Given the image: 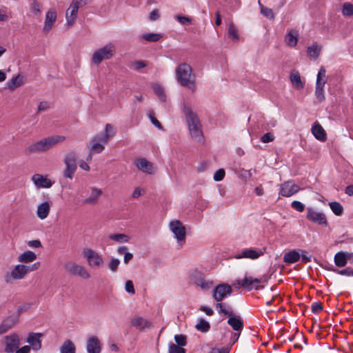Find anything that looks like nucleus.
Listing matches in <instances>:
<instances>
[{
  "instance_id": "1",
  "label": "nucleus",
  "mask_w": 353,
  "mask_h": 353,
  "mask_svg": "<svg viewBox=\"0 0 353 353\" xmlns=\"http://www.w3.org/2000/svg\"><path fill=\"white\" fill-rule=\"evenodd\" d=\"M181 110L185 115L191 137L196 141L202 142L203 141L202 125L198 115L193 111L190 105L184 100L181 103Z\"/></svg>"
},
{
  "instance_id": "2",
  "label": "nucleus",
  "mask_w": 353,
  "mask_h": 353,
  "mask_svg": "<svg viewBox=\"0 0 353 353\" xmlns=\"http://www.w3.org/2000/svg\"><path fill=\"white\" fill-rule=\"evenodd\" d=\"M40 263L32 265L17 264L8 272L3 274V279L6 284H13L16 281L23 280L30 272L36 271L40 267Z\"/></svg>"
},
{
  "instance_id": "3",
  "label": "nucleus",
  "mask_w": 353,
  "mask_h": 353,
  "mask_svg": "<svg viewBox=\"0 0 353 353\" xmlns=\"http://www.w3.org/2000/svg\"><path fill=\"white\" fill-rule=\"evenodd\" d=\"M175 74L176 79L181 86L187 88L192 92L196 91V78L189 64L186 63L179 64L175 69Z\"/></svg>"
},
{
  "instance_id": "4",
  "label": "nucleus",
  "mask_w": 353,
  "mask_h": 353,
  "mask_svg": "<svg viewBox=\"0 0 353 353\" xmlns=\"http://www.w3.org/2000/svg\"><path fill=\"white\" fill-rule=\"evenodd\" d=\"M116 130L112 124L107 123L103 132L96 134L90 141V151L93 153H101L105 145L115 135Z\"/></svg>"
},
{
  "instance_id": "5",
  "label": "nucleus",
  "mask_w": 353,
  "mask_h": 353,
  "mask_svg": "<svg viewBox=\"0 0 353 353\" xmlns=\"http://www.w3.org/2000/svg\"><path fill=\"white\" fill-rule=\"evenodd\" d=\"M65 140L63 136H52L41 139L26 148L28 154L43 152L53 148L56 144Z\"/></svg>"
},
{
  "instance_id": "6",
  "label": "nucleus",
  "mask_w": 353,
  "mask_h": 353,
  "mask_svg": "<svg viewBox=\"0 0 353 353\" xmlns=\"http://www.w3.org/2000/svg\"><path fill=\"white\" fill-rule=\"evenodd\" d=\"M116 53V46L112 43H108L104 46L96 50L91 58L95 65L100 64L103 60L110 59Z\"/></svg>"
},
{
  "instance_id": "7",
  "label": "nucleus",
  "mask_w": 353,
  "mask_h": 353,
  "mask_svg": "<svg viewBox=\"0 0 353 353\" xmlns=\"http://www.w3.org/2000/svg\"><path fill=\"white\" fill-rule=\"evenodd\" d=\"M327 81L326 70L321 66L316 75L314 95L319 103L325 99L324 87Z\"/></svg>"
},
{
  "instance_id": "8",
  "label": "nucleus",
  "mask_w": 353,
  "mask_h": 353,
  "mask_svg": "<svg viewBox=\"0 0 353 353\" xmlns=\"http://www.w3.org/2000/svg\"><path fill=\"white\" fill-rule=\"evenodd\" d=\"M83 257L86 259L88 265L91 268L99 269L104 265L103 256L91 248H84L83 250Z\"/></svg>"
},
{
  "instance_id": "9",
  "label": "nucleus",
  "mask_w": 353,
  "mask_h": 353,
  "mask_svg": "<svg viewBox=\"0 0 353 353\" xmlns=\"http://www.w3.org/2000/svg\"><path fill=\"white\" fill-rule=\"evenodd\" d=\"M169 229L173 233L178 245L181 247L185 243L186 230L185 228L179 220H172L169 223Z\"/></svg>"
},
{
  "instance_id": "10",
  "label": "nucleus",
  "mask_w": 353,
  "mask_h": 353,
  "mask_svg": "<svg viewBox=\"0 0 353 353\" xmlns=\"http://www.w3.org/2000/svg\"><path fill=\"white\" fill-rule=\"evenodd\" d=\"M77 155L73 151L66 153L63 162L65 168L63 171V176L66 178L72 179L77 170Z\"/></svg>"
},
{
  "instance_id": "11",
  "label": "nucleus",
  "mask_w": 353,
  "mask_h": 353,
  "mask_svg": "<svg viewBox=\"0 0 353 353\" xmlns=\"http://www.w3.org/2000/svg\"><path fill=\"white\" fill-rule=\"evenodd\" d=\"M21 336L15 332L6 336L3 339L4 352L14 353L21 345Z\"/></svg>"
},
{
  "instance_id": "12",
  "label": "nucleus",
  "mask_w": 353,
  "mask_h": 353,
  "mask_svg": "<svg viewBox=\"0 0 353 353\" xmlns=\"http://www.w3.org/2000/svg\"><path fill=\"white\" fill-rule=\"evenodd\" d=\"M265 248H248L243 249L241 252H238L234 258L236 259H249L251 260H256L263 256L265 253Z\"/></svg>"
},
{
  "instance_id": "13",
  "label": "nucleus",
  "mask_w": 353,
  "mask_h": 353,
  "mask_svg": "<svg viewBox=\"0 0 353 353\" xmlns=\"http://www.w3.org/2000/svg\"><path fill=\"white\" fill-rule=\"evenodd\" d=\"M232 292V287L226 283H221L216 286L213 290L212 296L217 302H221L223 299L230 296Z\"/></svg>"
},
{
  "instance_id": "14",
  "label": "nucleus",
  "mask_w": 353,
  "mask_h": 353,
  "mask_svg": "<svg viewBox=\"0 0 353 353\" xmlns=\"http://www.w3.org/2000/svg\"><path fill=\"white\" fill-rule=\"evenodd\" d=\"M191 276L194 279L195 284L202 290H208L213 286V282L211 280L206 279L205 275L200 271H193L191 273Z\"/></svg>"
},
{
  "instance_id": "15",
  "label": "nucleus",
  "mask_w": 353,
  "mask_h": 353,
  "mask_svg": "<svg viewBox=\"0 0 353 353\" xmlns=\"http://www.w3.org/2000/svg\"><path fill=\"white\" fill-rule=\"evenodd\" d=\"M43 334L39 332H30L28 334L26 342L30 350L34 352L40 350L42 347L41 339Z\"/></svg>"
},
{
  "instance_id": "16",
  "label": "nucleus",
  "mask_w": 353,
  "mask_h": 353,
  "mask_svg": "<svg viewBox=\"0 0 353 353\" xmlns=\"http://www.w3.org/2000/svg\"><path fill=\"white\" fill-rule=\"evenodd\" d=\"M307 219L319 225H327V221L325 215L322 212L316 210L313 208L308 207L307 208Z\"/></svg>"
},
{
  "instance_id": "17",
  "label": "nucleus",
  "mask_w": 353,
  "mask_h": 353,
  "mask_svg": "<svg viewBox=\"0 0 353 353\" xmlns=\"http://www.w3.org/2000/svg\"><path fill=\"white\" fill-rule=\"evenodd\" d=\"M134 164L139 171L145 174H154L156 172V168L153 163L145 158H137L134 161Z\"/></svg>"
},
{
  "instance_id": "18",
  "label": "nucleus",
  "mask_w": 353,
  "mask_h": 353,
  "mask_svg": "<svg viewBox=\"0 0 353 353\" xmlns=\"http://www.w3.org/2000/svg\"><path fill=\"white\" fill-rule=\"evenodd\" d=\"M65 268L67 271L72 275L79 276L83 279L90 278V273L83 265L75 263H70L66 265Z\"/></svg>"
},
{
  "instance_id": "19",
  "label": "nucleus",
  "mask_w": 353,
  "mask_h": 353,
  "mask_svg": "<svg viewBox=\"0 0 353 353\" xmlns=\"http://www.w3.org/2000/svg\"><path fill=\"white\" fill-rule=\"evenodd\" d=\"M261 279H256L248 276H245L243 279H238L236 281L238 285L249 291L252 290H257L259 287V285L261 283Z\"/></svg>"
},
{
  "instance_id": "20",
  "label": "nucleus",
  "mask_w": 353,
  "mask_h": 353,
  "mask_svg": "<svg viewBox=\"0 0 353 353\" xmlns=\"http://www.w3.org/2000/svg\"><path fill=\"white\" fill-rule=\"evenodd\" d=\"M79 8H81V6H79L77 4V1H74L73 0L72 2L71 3L70 7L66 10V13H65L66 23H65V25H67L68 26V28H70L71 26H72L74 25V23H75V21L77 17L78 10Z\"/></svg>"
},
{
  "instance_id": "21",
  "label": "nucleus",
  "mask_w": 353,
  "mask_h": 353,
  "mask_svg": "<svg viewBox=\"0 0 353 353\" xmlns=\"http://www.w3.org/2000/svg\"><path fill=\"white\" fill-rule=\"evenodd\" d=\"M300 188L292 181H288L281 184L279 194L289 197L299 192Z\"/></svg>"
},
{
  "instance_id": "22",
  "label": "nucleus",
  "mask_w": 353,
  "mask_h": 353,
  "mask_svg": "<svg viewBox=\"0 0 353 353\" xmlns=\"http://www.w3.org/2000/svg\"><path fill=\"white\" fill-rule=\"evenodd\" d=\"M31 181L38 189L50 188L52 185L51 180L41 174H34L31 177Z\"/></svg>"
},
{
  "instance_id": "23",
  "label": "nucleus",
  "mask_w": 353,
  "mask_h": 353,
  "mask_svg": "<svg viewBox=\"0 0 353 353\" xmlns=\"http://www.w3.org/2000/svg\"><path fill=\"white\" fill-rule=\"evenodd\" d=\"M86 351L88 353H101V343L97 336L93 335L88 339Z\"/></svg>"
},
{
  "instance_id": "24",
  "label": "nucleus",
  "mask_w": 353,
  "mask_h": 353,
  "mask_svg": "<svg viewBox=\"0 0 353 353\" xmlns=\"http://www.w3.org/2000/svg\"><path fill=\"white\" fill-rule=\"evenodd\" d=\"M52 203L50 201H43L39 203L37 207L36 214L40 220L46 219L50 212Z\"/></svg>"
},
{
  "instance_id": "25",
  "label": "nucleus",
  "mask_w": 353,
  "mask_h": 353,
  "mask_svg": "<svg viewBox=\"0 0 353 353\" xmlns=\"http://www.w3.org/2000/svg\"><path fill=\"white\" fill-rule=\"evenodd\" d=\"M18 322V317L15 315H12L4 319L0 323V333L1 334L7 332L12 327H14Z\"/></svg>"
},
{
  "instance_id": "26",
  "label": "nucleus",
  "mask_w": 353,
  "mask_h": 353,
  "mask_svg": "<svg viewBox=\"0 0 353 353\" xmlns=\"http://www.w3.org/2000/svg\"><path fill=\"white\" fill-rule=\"evenodd\" d=\"M131 325L141 331H144L152 327V323L141 316H135L132 319Z\"/></svg>"
},
{
  "instance_id": "27",
  "label": "nucleus",
  "mask_w": 353,
  "mask_h": 353,
  "mask_svg": "<svg viewBox=\"0 0 353 353\" xmlns=\"http://www.w3.org/2000/svg\"><path fill=\"white\" fill-rule=\"evenodd\" d=\"M57 19V12L54 10H50L47 12L43 30L45 32H49Z\"/></svg>"
},
{
  "instance_id": "28",
  "label": "nucleus",
  "mask_w": 353,
  "mask_h": 353,
  "mask_svg": "<svg viewBox=\"0 0 353 353\" xmlns=\"http://www.w3.org/2000/svg\"><path fill=\"white\" fill-rule=\"evenodd\" d=\"M353 254L347 253L345 252H339L334 255V261L335 265L339 268L345 267L347 263L348 259L352 256Z\"/></svg>"
},
{
  "instance_id": "29",
  "label": "nucleus",
  "mask_w": 353,
  "mask_h": 353,
  "mask_svg": "<svg viewBox=\"0 0 353 353\" xmlns=\"http://www.w3.org/2000/svg\"><path fill=\"white\" fill-rule=\"evenodd\" d=\"M101 194V190L95 187H92L90 188V194L88 197L84 199L83 203L88 205H94L97 203L98 199Z\"/></svg>"
},
{
  "instance_id": "30",
  "label": "nucleus",
  "mask_w": 353,
  "mask_h": 353,
  "mask_svg": "<svg viewBox=\"0 0 353 353\" xmlns=\"http://www.w3.org/2000/svg\"><path fill=\"white\" fill-rule=\"evenodd\" d=\"M228 323L235 331H241L243 328V321L239 315L233 314L228 320Z\"/></svg>"
},
{
  "instance_id": "31",
  "label": "nucleus",
  "mask_w": 353,
  "mask_h": 353,
  "mask_svg": "<svg viewBox=\"0 0 353 353\" xmlns=\"http://www.w3.org/2000/svg\"><path fill=\"white\" fill-rule=\"evenodd\" d=\"M37 254L30 250L25 251L20 254L17 257V261L20 263L19 264H26L32 263L37 259Z\"/></svg>"
},
{
  "instance_id": "32",
  "label": "nucleus",
  "mask_w": 353,
  "mask_h": 353,
  "mask_svg": "<svg viewBox=\"0 0 353 353\" xmlns=\"http://www.w3.org/2000/svg\"><path fill=\"white\" fill-rule=\"evenodd\" d=\"M321 50L322 46L316 42H314L311 46L307 47V55L310 59L316 60L319 57Z\"/></svg>"
},
{
  "instance_id": "33",
  "label": "nucleus",
  "mask_w": 353,
  "mask_h": 353,
  "mask_svg": "<svg viewBox=\"0 0 353 353\" xmlns=\"http://www.w3.org/2000/svg\"><path fill=\"white\" fill-rule=\"evenodd\" d=\"M298 39L299 32L294 29L289 30L285 37V42L291 48L295 47L297 45Z\"/></svg>"
},
{
  "instance_id": "34",
  "label": "nucleus",
  "mask_w": 353,
  "mask_h": 353,
  "mask_svg": "<svg viewBox=\"0 0 353 353\" xmlns=\"http://www.w3.org/2000/svg\"><path fill=\"white\" fill-rule=\"evenodd\" d=\"M23 83L24 77L19 74L17 76L13 77L8 81H7L6 86L9 90H13L17 88L22 85Z\"/></svg>"
},
{
  "instance_id": "35",
  "label": "nucleus",
  "mask_w": 353,
  "mask_h": 353,
  "mask_svg": "<svg viewBox=\"0 0 353 353\" xmlns=\"http://www.w3.org/2000/svg\"><path fill=\"white\" fill-rule=\"evenodd\" d=\"M312 133L316 139L321 141H324L326 140V133L323 127L319 123H316L312 126Z\"/></svg>"
},
{
  "instance_id": "36",
  "label": "nucleus",
  "mask_w": 353,
  "mask_h": 353,
  "mask_svg": "<svg viewBox=\"0 0 353 353\" xmlns=\"http://www.w3.org/2000/svg\"><path fill=\"white\" fill-rule=\"evenodd\" d=\"M60 353H76V346L70 340L67 339L59 347Z\"/></svg>"
},
{
  "instance_id": "37",
  "label": "nucleus",
  "mask_w": 353,
  "mask_h": 353,
  "mask_svg": "<svg viewBox=\"0 0 353 353\" xmlns=\"http://www.w3.org/2000/svg\"><path fill=\"white\" fill-rule=\"evenodd\" d=\"M301 254L296 250H292L285 253L283 256V261L287 264L294 263L299 261Z\"/></svg>"
},
{
  "instance_id": "38",
  "label": "nucleus",
  "mask_w": 353,
  "mask_h": 353,
  "mask_svg": "<svg viewBox=\"0 0 353 353\" xmlns=\"http://www.w3.org/2000/svg\"><path fill=\"white\" fill-rule=\"evenodd\" d=\"M152 89L160 101L165 102L166 101V94L163 87L159 83H154Z\"/></svg>"
},
{
  "instance_id": "39",
  "label": "nucleus",
  "mask_w": 353,
  "mask_h": 353,
  "mask_svg": "<svg viewBox=\"0 0 353 353\" xmlns=\"http://www.w3.org/2000/svg\"><path fill=\"white\" fill-rule=\"evenodd\" d=\"M290 81L297 90H301L303 88V83L299 72L291 73Z\"/></svg>"
},
{
  "instance_id": "40",
  "label": "nucleus",
  "mask_w": 353,
  "mask_h": 353,
  "mask_svg": "<svg viewBox=\"0 0 353 353\" xmlns=\"http://www.w3.org/2000/svg\"><path fill=\"white\" fill-rule=\"evenodd\" d=\"M228 37L234 42L239 41V34L238 29L235 27L233 23H230L228 27Z\"/></svg>"
},
{
  "instance_id": "41",
  "label": "nucleus",
  "mask_w": 353,
  "mask_h": 353,
  "mask_svg": "<svg viewBox=\"0 0 353 353\" xmlns=\"http://www.w3.org/2000/svg\"><path fill=\"white\" fill-rule=\"evenodd\" d=\"M216 308L218 310V312L219 314H225L228 315L230 317L234 313L230 306L224 305L221 303H218L216 305Z\"/></svg>"
},
{
  "instance_id": "42",
  "label": "nucleus",
  "mask_w": 353,
  "mask_h": 353,
  "mask_svg": "<svg viewBox=\"0 0 353 353\" xmlns=\"http://www.w3.org/2000/svg\"><path fill=\"white\" fill-rule=\"evenodd\" d=\"M30 10L33 15L39 16L41 13V5L37 0H32L30 5Z\"/></svg>"
},
{
  "instance_id": "43",
  "label": "nucleus",
  "mask_w": 353,
  "mask_h": 353,
  "mask_svg": "<svg viewBox=\"0 0 353 353\" xmlns=\"http://www.w3.org/2000/svg\"><path fill=\"white\" fill-rule=\"evenodd\" d=\"M162 34L158 33H145L141 35V38L149 42H155L162 38Z\"/></svg>"
},
{
  "instance_id": "44",
  "label": "nucleus",
  "mask_w": 353,
  "mask_h": 353,
  "mask_svg": "<svg viewBox=\"0 0 353 353\" xmlns=\"http://www.w3.org/2000/svg\"><path fill=\"white\" fill-rule=\"evenodd\" d=\"M109 238L119 243H126L130 240V237L125 234H110Z\"/></svg>"
},
{
  "instance_id": "45",
  "label": "nucleus",
  "mask_w": 353,
  "mask_h": 353,
  "mask_svg": "<svg viewBox=\"0 0 353 353\" xmlns=\"http://www.w3.org/2000/svg\"><path fill=\"white\" fill-rule=\"evenodd\" d=\"M333 213L336 216H340L343 213V206L339 202H331L329 203Z\"/></svg>"
},
{
  "instance_id": "46",
  "label": "nucleus",
  "mask_w": 353,
  "mask_h": 353,
  "mask_svg": "<svg viewBox=\"0 0 353 353\" xmlns=\"http://www.w3.org/2000/svg\"><path fill=\"white\" fill-rule=\"evenodd\" d=\"M259 4L261 8V14H263L267 18H268L269 19L273 20L274 19V14L273 12V10L270 8L263 6L261 3L260 1H259Z\"/></svg>"
},
{
  "instance_id": "47",
  "label": "nucleus",
  "mask_w": 353,
  "mask_h": 353,
  "mask_svg": "<svg viewBox=\"0 0 353 353\" xmlns=\"http://www.w3.org/2000/svg\"><path fill=\"white\" fill-rule=\"evenodd\" d=\"M195 327L199 331L206 332L210 329V324L207 321L201 319H200L199 323L196 325Z\"/></svg>"
},
{
  "instance_id": "48",
  "label": "nucleus",
  "mask_w": 353,
  "mask_h": 353,
  "mask_svg": "<svg viewBox=\"0 0 353 353\" xmlns=\"http://www.w3.org/2000/svg\"><path fill=\"white\" fill-rule=\"evenodd\" d=\"M342 14L345 17L353 15V4L350 3H345L342 8Z\"/></svg>"
},
{
  "instance_id": "49",
  "label": "nucleus",
  "mask_w": 353,
  "mask_h": 353,
  "mask_svg": "<svg viewBox=\"0 0 353 353\" xmlns=\"http://www.w3.org/2000/svg\"><path fill=\"white\" fill-rule=\"evenodd\" d=\"M119 264V259L114 257H112L110 261L108 262V268L111 272H115L117 271Z\"/></svg>"
},
{
  "instance_id": "50",
  "label": "nucleus",
  "mask_w": 353,
  "mask_h": 353,
  "mask_svg": "<svg viewBox=\"0 0 353 353\" xmlns=\"http://www.w3.org/2000/svg\"><path fill=\"white\" fill-rule=\"evenodd\" d=\"M174 341L176 342V345L181 347H183L187 344V338L183 334L175 335Z\"/></svg>"
},
{
  "instance_id": "51",
  "label": "nucleus",
  "mask_w": 353,
  "mask_h": 353,
  "mask_svg": "<svg viewBox=\"0 0 353 353\" xmlns=\"http://www.w3.org/2000/svg\"><path fill=\"white\" fill-rule=\"evenodd\" d=\"M186 350L181 347L176 345L174 343L169 345L168 353H185Z\"/></svg>"
},
{
  "instance_id": "52",
  "label": "nucleus",
  "mask_w": 353,
  "mask_h": 353,
  "mask_svg": "<svg viewBox=\"0 0 353 353\" xmlns=\"http://www.w3.org/2000/svg\"><path fill=\"white\" fill-rule=\"evenodd\" d=\"M332 271L336 272L338 274L347 276H353V270L351 268H346L343 270H338L333 269Z\"/></svg>"
},
{
  "instance_id": "53",
  "label": "nucleus",
  "mask_w": 353,
  "mask_h": 353,
  "mask_svg": "<svg viewBox=\"0 0 353 353\" xmlns=\"http://www.w3.org/2000/svg\"><path fill=\"white\" fill-rule=\"evenodd\" d=\"M148 116L152 122V123L157 127V128L162 130L163 127L160 122L154 117V112L152 110H149L148 112Z\"/></svg>"
},
{
  "instance_id": "54",
  "label": "nucleus",
  "mask_w": 353,
  "mask_h": 353,
  "mask_svg": "<svg viewBox=\"0 0 353 353\" xmlns=\"http://www.w3.org/2000/svg\"><path fill=\"white\" fill-rule=\"evenodd\" d=\"M225 172L224 169L220 168L217 171L215 172L213 176V179L215 181H221L224 179Z\"/></svg>"
},
{
  "instance_id": "55",
  "label": "nucleus",
  "mask_w": 353,
  "mask_h": 353,
  "mask_svg": "<svg viewBox=\"0 0 353 353\" xmlns=\"http://www.w3.org/2000/svg\"><path fill=\"white\" fill-rule=\"evenodd\" d=\"M274 140V136L272 132H267L261 137V141L263 143H270Z\"/></svg>"
},
{
  "instance_id": "56",
  "label": "nucleus",
  "mask_w": 353,
  "mask_h": 353,
  "mask_svg": "<svg viewBox=\"0 0 353 353\" xmlns=\"http://www.w3.org/2000/svg\"><path fill=\"white\" fill-rule=\"evenodd\" d=\"M176 19L182 25H190L192 23V19L189 17L177 15Z\"/></svg>"
},
{
  "instance_id": "57",
  "label": "nucleus",
  "mask_w": 353,
  "mask_h": 353,
  "mask_svg": "<svg viewBox=\"0 0 353 353\" xmlns=\"http://www.w3.org/2000/svg\"><path fill=\"white\" fill-rule=\"evenodd\" d=\"M291 206L293 209H294L295 210H296L299 212H303L305 209L304 204H303L301 202L298 201H292L291 203Z\"/></svg>"
},
{
  "instance_id": "58",
  "label": "nucleus",
  "mask_w": 353,
  "mask_h": 353,
  "mask_svg": "<svg viewBox=\"0 0 353 353\" xmlns=\"http://www.w3.org/2000/svg\"><path fill=\"white\" fill-rule=\"evenodd\" d=\"M125 290L130 294H135V290L134 288V284L132 281L128 280L125 283Z\"/></svg>"
},
{
  "instance_id": "59",
  "label": "nucleus",
  "mask_w": 353,
  "mask_h": 353,
  "mask_svg": "<svg viewBox=\"0 0 353 353\" xmlns=\"http://www.w3.org/2000/svg\"><path fill=\"white\" fill-rule=\"evenodd\" d=\"M311 307L313 313H319L323 310V306L320 302H314Z\"/></svg>"
},
{
  "instance_id": "60",
  "label": "nucleus",
  "mask_w": 353,
  "mask_h": 353,
  "mask_svg": "<svg viewBox=\"0 0 353 353\" xmlns=\"http://www.w3.org/2000/svg\"><path fill=\"white\" fill-rule=\"evenodd\" d=\"M146 65L147 63L145 61H136L133 63L134 69L136 70H139Z\"/></svg>"
},
{
  "instance_id": "61",
  "label": "nucleus",
  "mask_w": 353,
  "mask_h": 353,
  "mask_svg": "<svg viewBox=\"0 0 353 353\" xmlns=\"http://www.w3.org/2000/svg\"><path fill=\"white\" fill-rule=\"evenodd\" d=\"M50 108V104L48 101H41L38 105V112L45 111Z\"/></svg>"
},
{
  "instance_id": "62",
  "label": "nucleus",
  "mask_w": 353,
  "mask_h": 353,
  "mask_svg": "<svg viewBox=\"0 0 353 353\" xmlns=\"http://www.w3.org/2000/svg\"><path fill=\"white\" fill-rule=\"evenodd\" d=\"M28 245L31 248H39L41 247V243L39 240H32L27 243Z\"/></svg>"
},
{
  "instance_id": "63",
  "label": "nucleus",
  "mask_w": 353,
  "mask_h": 353,
  "mask_svg": "<svg viewBox=\"0 0 353 353\" xmlns=\"http://www.w3.org/2000/svg\"><path fill=\"white\" fill-rule=\"evenodd\" d=\"M143 192H144V190L142 188H141L140 187H137L134 190L132 196L134 199H137L141 196V194L143 193Z\"/></svg>"
},
{
  "instance_id": "64",
  "label": "nucleus",
  "mask_w": 353,
  "mask_h": 353,
  "mask_svg": "<svg viewBox=\"0 0 353 353\" xmlns=\"http://www.w3.org/2000/svg\"><path fill=\"white\" fill-rule=\"evenodd\" d=\"M31 350L28 345H23L21 347H18L14 353H30Z\"/></svg>"
}]
</instances>
